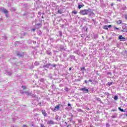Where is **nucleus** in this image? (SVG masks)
Instances as JSON below:
<instances>
[{
    "instance_id": "nucleus-1",
    "label": "nucleus",
    "mask_w": 127,
    "mask_h": 127,
    "mask_svg": "<svg viewBox=\"0 0 127 127\" xmlns=\"http://www.w3.org/2000/svg\"><path fill=\"white\" fill-rule=\"evenodd\" d=\"M79 13L80 14H81V15H87L88 14L89 16H94L95 15V13L92 11V10L90 8L81 10Z\"/></svg>"
},
{
    "instance_id": "nucleus-2",
    "label": "nucleus",
    "mask_w": 127,
    "mask_h": 127,
    "mask_svg": "<svg viewBox=\"0 0 127 127\" xmlns=\"http://www.w3.org/2000/svg\"><path fill=\"white\" fill-rule=\"evenodd\" d=\"M0 11H1V12H3V13L5 14L6 17H8V15L7 14V13H8V11H7L6 9L4 7H1L0 8Z\"/></svg>"
},
{
    "instance_id": "nucleus-3",
    "label": "nucleus",
    "mask_w": 127,
    "mask_h": 127,
    "mask_svg": "<svg viewBox=\"0 0 127 127\" xmlns=\"http://www.w3.org/2000/svg\"><path fill=\"white\" fill-rule=\"evenodd\" d=\"M20 94H22V95L25 94L26 95H27V96H31V93L29 92L28 91H23V90H20Z\"/></svg>"
},
{
    "instance_id": "nucleus-4",
    "label": "nucleus",
    "mask_w": 127,
    "mask_h": 127,
    "mask_svg": "<svg viewBox=\"0 0 127 127\" xmlns=\"http://www.w3.org/2000/svg\"><path fill=\"white\" fill-rule=\"evenodd\" d=\"M80 91H83V93H89V89L87 88V87H84L80 89Z\"/></svg>"
},
{
    "instance_id": "nucleus-5",
    "label": "nucleus",
    "mask_w": 127,
    "mask_h": 127,
    "mask_svg": "<svg viewBox=\"0 0 127 127\" xmlns=\"http://www.w3.org/2000/svg\"><path fill=\"white\" fill-rule=\"evenodd\" d=\"M56 122H55L53 120H50L47 122V125H56Z\"/></svg>"
},
{
    "instance_id": "nucleus-6",
    "label": "nucleus",
    "mask_w": 127,
    "mask_h": 127,
    "mask_svg": "<svg viewBox=\"0 0 127 127\" xmlns=\"http://www.w3.org/2000/svg\"><path fill=\"white\" fill-rule=\"evenodd\" d=\"M122 28L123 30H121L122 32H127V26L126 25H123Z\"/></svg>"
},
{
    "instance_id": "nucleus-7",
    "label": "nucleus",
    "mask_w": 127,
    "mask_h": 127,
    "mask_svg": "<svg viewBox=\"0 0 127 127\" xmlns=\"http://www.w3.org/2000/svg\"><path fill=\"white\" fill-rule=\"evenodd\" d=\"M119 39H120V40L121 41H126V38L123 37V35H120L119 36Z\"/></svg>"
},
{
    "instance_id": "nucleus-8",
    "label": "nucleus",
    "mask_w": 127,
    "mask_h": 127,
    "mask_svg": "<svg viewBox=\"0 0 127 127\" xmlns=\"http://www.w3.org/2000/svg\"><path fill=\"white\" fill-rule=\"evenodd\" d=\"M81 4H80V3H78L77 5H78V9H81V7H83V6H84V4L81 3Z\"/></svg>"
},
{
    "instance_id": "nucleus-9",
    "label": "nucleus",
    "mask_w": 127,
    "mask_h": 127,
    "mask_svg": "<svg viewBox=\"0 0 127 127\" xmlns=\"http://www.w3.org/2000/svg\"><path fill=\"white\" fill-rule=\"evenodd\" d=\"M51 65V64H45L43 66V68H49V67H50V65Z\"/></svg>"
},
{
    "instance_id": "nucleus-10",
    "label": "nucleus",
    "mask_w": 127,
    "mask_h": 127,
    "mask_svg": "<svg viewBox=\"0 0 127 127\" xmlns=\"http://www.w3.org/2000/svg\"><path fill=\"white\" fill-rule=\"evenodd\" d=\"M42 115L44 116V117H47V113H46V111H45V110H42Z\"/></svg>"
},
{
    "instance_id": "nucleus-11",
    "label": "nucleus",
    "mask_w": 127,
    "mask_h": 127,
    "mask_svg": "<svg viewBox=\"0 0 127 127\" xmlns=\"http://www.w3.org/2000/svg\"><path fill=\"white\" fill-rule=\"evenodd\" d=\"M63 13V10L62 9V8H60L58 10V13H59L60 14H62Z\"/></svg>"
},
{
    "instance_id": "nucleus-12",
    "label": "nucleus",
    "mask_w": 127,
    "mask_h": 127,
    "mask_svg": "<svg viewBox=\"0 0 127 127\" xmlns=\"http://www.w3.org/2000/svg\"><path fill=\"white\" fill-rule=\"evenodd\" d=\"M17 56H19V57H22V56H23V55H24L23 54V53L20 54V53L17 52Z\"/></svg>"
},
{
    "instance_id": "nucleus-13",
    "label": "nucleus",
    "mask_w": 127,
    "mask_h": 127,
    "mask_svg": "<svg viewBox=\"0 0 127 127\" xmlns=\"http://www.w3.org/2000/svg\"><path fill=\"white\" fill-rule=\"evenodd\" d=\"M33 98H36V99L37 100H38V97H36V95H35V94H32V93H31V95Z\"/></svg>"
},
{
    "instance_id": "nucleus-14",
    "label": "nucleus",
    "mask_w": 127,
    "mask_h": 127,
    "mask_svg": "<svg viewBox=\"0 0 127 127\" xmlns=\"http://www.w3.org/2000/svg\"><path fill=\"white\" fill-rule=\"evenodd\" d=\"M55 120L56 121H57V122H59V116L56 115L55 117Z\"/></svg>"
},
{
    "instance_id": "nucleus-15",
    "label": "nucleus",
    "mask_w": 127,
    "mask_h": 127,
    "mask_svg": "<svg viewBox=\"0 0 127 127\" xmlns=\"http://www.w3.org/2000/svg\"><path fill=\"white\" fill-rule=\"evenodd\" d=\"M50 66H51V67H50V69H52V67H54V68H55V67H56L57 65H56V64H51Z\"/></svg>"
},
{
    "instance_id": "nucleus-16",
    "label": "nucleus",
    "mask_w": 127,
    "mask_h": 127,
    "mask_svg": "<svg viewBox=\"0 0 127 127\" xmlns=\"http://www.w3.org/2000/svg\"><path fill=\"white\" fill-rule=\"evenodd\" d=\"M113 84H114V82H109L107 83V86H112V85H113Z\"/></svg>"
},
{
    "instance_id": "nucleus-17",
    "label": "nucleus",
    "mask_w": 127,
    "mask_h": 127,
    "mask_svg": "<svg viewBox=\"0 0 127 127\" xmlns=\"http://www.w3.org/2000/svg\"><path fill=\"white\" fill-rule=\"evenodd\" d=\"M59 105H58L57 107H55L54 111H58V110H59Z\"/></svg>"
},
{
    "instance_id": "nucleus-18",
    "label": "nucleus",
    "mask_w": 127,
    "mask_h": 127,
    "mask_svg": "<svg viewBox=\"0 0 127 127\" xmlns=\"http://www.w3.org/2000/svg\"><path fill=\"white\" fill-rule=\"evenodd\" d=\"M117 23L118 24H122V23H123V21H122V20H119L117 21Z\"/></svg>"
},
{
    "instance_id": "nucleus-19",
    "label": "nucleus",
    "mask_w": 127,
    "mask_h": 127,
    "mask_svg": "<svg viewBox=\"0 0 127 127\" xmlns=\"http://www.w3.org/2000/svg\"><path fill=\"white\" fill-rule=\"evenodd\" d=\"M58 33H59V36H62V31H59L58 32Z\"/></svg>"
},
{
    "instance_id": "nucleus-20",
    "label": "nucleus",
    "mask_w": 127,
    "mask_h": 127,
    "mask_svg": "<svg viewBox=\"0 0 127 127\" xmlns=\"http://www.w3.org/2000/svg\"><path fill=\"white\" fill-rule=\"evenodd\" d=\"M36 26H37V28H39L41 26V24L40 23L37 24Z\"/></svg>"
},
{
    "instance_id": "nucleus-21",
    "label": "nucleus",
    "mask_w": 127,
    "mask_h": 127,
    "mask_svg": "<svg viewBox=\"0 0 127 127\" xmlns=\"http://www.w3.org/2000/svg\"><path fill=\"white\" fill-rule=\"evenodd\" d=\"M118 109L119 111H120L121 112H125V110H124V109H122V108L121 107H119L118 108Z\"/></svg>"
},
{
    "instance_id": "nucleus-22",
    "label": "nucleus",
    "mask_w": 127,
    "mask_h": 127,
    "mask_svg": "<svg viewBox=\"0 0 127 127\" xmlns=\"http://www.w3.org/2000/svg\"><path fill=\"white\" fill-rule=\"evenodd\" d=\"M103 28L104 29H106V30H108V29H109V28H108V25L104 26Z\"/></svg>"
},
{
    "instance_id": "nucleus-23",
    "label": "nucleus",
    "mask_w": 127,
    "mask_h": 127,
    "mask_svg": "<svg viewBox=\"0 0 127 127\" xmlns=\"http://www.w3.org/2000/svg\"><path fill=\"white\" fill-rule=\"evenodd\" d=\"M119 99V97L118 96V95H116L114 96V100H115V101H117V100H118Z\"/></svg>"
},
{
    "instance_id": "nucleus-24",
    "label": "nucleus",
    "mask_w": 127,
    "mask_h": 127,
    "mask_svg": "<svg viewBox=\"0 0 127 127\" xmlns=\"http://www.w3.org/2000/svg\"><path fill=\"white\" fill-rule=\"evenodd\" d=\"M47 53L48 55H52V53H51L50 51H47Z\"/></svg>"
},
{
    "instance_id": "nucleus-25",
    "label": "nucleus",
    "mask_w": 127,
    "mask_h": 127,
    "mask_svg": "<svg viewBox=\"0 0 127 127\" xmlns=\"http://www.w3.org/2000/svg\"><path fill=\"white\" fill-rule=\"evenodd\" d=\"M35 65H36V66H38V65H39V62H35Z\"/></svg>"
},
{
    "instance_id": "nucleus-26",
    "label": "nucleus",
    "mask_w": 127,
    "mask_h": 127,
    "mask_svg": "<svg viewBox=\"0 0 127 127\" xmlns=\"http://www.w3.org/2000/svg\"><path fill=\"white\" fill-rule=\"evenodd\" d=\"M105 95H106V96H107V97H109V96H110V93L109 92H105Z\"/></svg>"
},
{
    "instance_id": "nucleus-27",
    "label": "nucleus",
    "mask_w": 127,
    "mask_h": 127,
    "mask_svg": "<svg viewBox=\"0 0 127 127\" xmlns=\"http://www.w3.org/2000/svg\"><path fill=\"white\" fill-rule=\"evenodd\" d=\"M80 69L81 71H85V67H81Z\"/></svg>"
},
{
    "instance_id": "nucleus-28",
    "label": "nucleus",
    "mask_w": 127,
    "mask_h": 127,
    "mask_svg": "<svg viewBox=\"0 0 127 127\" xmlns=\"http://www.w3.org/2000/svg\"><path fill=\"white\" fill-rule=\"evenodd\" d=\"M78 12L76 11H73L72 12V13H74V14H77Z\"/></svg>"
},
{
    "instance_id": "nucleus-29",
    "label": "nucleus",
    "mask_w": 127,
    "mask_h": 127,
    "mask_svg": "<svg viewBox=\"0 0 127 127\" xmlns=\"http://www.w3.org/2000/svg\"><path fill=\"white\" fill-rule=\"evenodd\" d=\"M49 77L50 78V79H52V74H49Z\"/></svg>"
},
{
    "instance_id": "nucleus-30",
    "label": "nucleus",
    "mask_w": 127,
    "mask_h": 127,
    "mask_svg": "<svg viewBox=\"0 0 127 127\" xmlns=\"http://www.w3.org/2000/svg\"><path fill=\"white\" fill-rule=\"evenodd\" d=\"M111 118H112V119H116V118H117V116H116V115H113V116H112L111 117Z\"/></svg>"
},
{
    "instance_id": "nucleus-31",
    "label": "nucleus",
    "mask_w": 127,
    "mask_h": 127,
    "mask_svg": "<svg viewBox=\"0 0 127 127\" xmlns=\"http://www.w3.org/2000/svg\"><path fill=\"white\" fill-rule=\"evenodd\" d=\"M40 82H44V78H41L40 79Z\"/></svg>"
},
{
    "instance_id": "nucleus-32",
    "label": "nucleus",
    "mask_w": 127,
    "mask_h": 127,
    "mask_svg": "<svg viewBox=\"0 0 127 127\" xmlns=\"http://www.w3.org/2000/svg\"><path fill=\"white\" fill-rule=\"evenodd\" d=\"M64 124H65V127H69V125H68V124H67V122H64Z\"/></svg>"
},
{
    "instance_id": "nucleus-33",
    "label": "nucleus",
    "mask_w": 127,
    "mask_h": 127,
    "mask_svg": "<svg viewBox=\"0 0 127 127\" xmlns=\"http://www.w3.org/2000/svg\"><path fill=\"white\" fill-rule=\"evenodd\" d=\"M21 88H23V90H25V89H26V86L23 85Z\"/></svg>"
},
{
    "instance_id": "nucleus-34",
    "label": "nucleus",
    "mask_w": 127,
    "mask_h": 127,
    "mask_svg": "<svg viewBox=\"0 0 127 127\" xmlns=\"http://www.w3.org/2000/svg\"><path fill=\"white\" fill-rule=\"evenodd\" d=\"M77 111L78 112H83V110H82L81 109H77Z\"/></svg>"
},
{
    "instance_id": "nucleus-35",
    "label": "nucleus",
    "mask_w": 127,
    "mask_h": 127,
    "mask_svg": "<svg viewBox=\"0 0 127 127\" xmlns=\"http://www.w3.org/2000/svg\"><path fill=\"white\" fill-rule=\"evenodd\" d=\"M106 127H110V124H109V123H106Z\"/></svg>"
},
{
    "instance_id": "nucleus-36",
    "label": "nucleus",
    "mask_w": 127,
    "mask_h": 127,
    "mask_svg": "<svg viewBox=\"0 0 127 127\" xmlns=\"http://www.w3.org/2000/svg\"><path fill=\"white\" fill-rule=\"evenodd\" d=\"M63 118H64V119H66V118H67V116H66V115L64 114L63 115Z\"/></svg>"
},
{
    "instance_id": "nucleus-37",
    "label": "nucleus",
    "mask_w": 127,
    "mask_h": 127,
    "mask_svg": "<svg viewBox=\"0 0 127 127\" xmlns=\"http://www.w3.org/2000/svg\"><path fill=\"white\" fill-rule=\"evenodd\" d=\"M67 120H69V122H72V120H73V119L72 118H67Z\"/></svg>"
},
{
    "instance_id": "nucleus-38",
    "label": "nucleus",
    "mask_w": 127,
    "mask_h": 127,
    "mask_svg": "<svg viewBox=\"0 0 127 127\" xmlns=\"http://www.w3.org/2000/svg\"><path fill=\"white\" fill-rule=\"evenodd\" d=\"M92 21H93L94 24L96 25V20H95V19H93L92 20Z\"/></svg>"
},
{
    "instance_id": "nucleus-39",
    "label": "nucleus",
    "mask_w": 127,
    "mask_h": 127,
    "mask_svg": "<svg viewBox=\"0 0 127 127\" xmlns=\"http://www.w3.org/2000/svg\"><path fill=\"white\" fill-rule=\"evenodd\" d=\"M7 74L10 76V75H11V72H7Z\"/></svg>"
},
{
    "instance_id": "nucleus-40",
    "label": "nucleus",
    "mask_w": 127,
    "mask_h": 127,
    "mask_svg": "<svg viewBox=\"0 0 127 127\" xmlns=\"http://www.w3.org/2000/svg\"><path fill=\"white\" fill-rule=\"evenodd\" d=\"M40 126H41V127H45V126H44V125L42 124H41Z\"/></svg>"
},
{
    "instance_id": "nucleus-41",
    "label": "nucleus",
    "mask_w": 127,
    "mask_h": 127,
    "mask_svg": "<svg viewBox=\"0 0 127 127\" xmlns=\"http://www.w3.org/2000/svg\"><path fill=\"white\" fill-rule=\"evenodd\" d=\"M125 19H127V14L125 15Z\"/></svg>"
},
{
    "instance_id": "nucleus-42",
    "label": "nucleus",
    "mask_w": 127,
    "mask_h": 127,
    "mask_svg": "<svg viewBox=\"0 0 127 127\" xmlns=\"http://www.w3.org/2000/svg\"><path fill=\"white\" fill-rule=\"evenodd\" d=\"M107 27H108V28H110L112 27V25H109L107 26Z\"/></svg>"
},
{
    "instance_id": "nucleus-43",
    "label": "nucleus",
    "mask_w": 127,
    "mask_h": 127,
    "mask_svg": "<svg viewBox=\"0 0 127 127\" xmlns=\"http://www.w3.org/2000/svg\"><path fill=\"white\" fill-rule=\"evenodd\" d=\"M97 100L98 101V102H101V99L100 98H97Z\"/></svg>"
},
{
    "instance_id": "nucleus-44",
    "label": "nucleus",
    "mask_w": 127,
    "mask_h": 127,
    "mask_svg": "<svg viewBox=\"0 0 127 127\" xmlns=\"http://www.w3.org/2000/svg\"><path fill=\"white\" fill-rule=\"evenodd\" d=\"M67 106L68 107H70V108H71V104L70 103H68Z\"/></svg>"
},
{
    "instance_id": "nucleus-45",
    "label": "nucleus",
    "mask_w": 127,
    "mask_h": 127,
    "mask_svg": "<svg viewBox=\"0 0 127 127\" xmlns=\"http://www.w3.org/2000/svg\"><path fill=\"white\" fill-rule=\"evenodd\" d=\"M115 29H117V30H119L120 29L119 28H117L116 27H114Z\"/></svg>"
},
{
    "instance_id": "nucleus-46",
    "label": "nucleus",
    "mask_w": 127,
    "mask_h": 127,
    "mask_svg": "<svg viewBox=\"0 0 127 127\" xmlns=\"http://www.w3.org/2000/svg\"><path fill=\"white\" fill-rule=\"evenodd\" d=\"M84 83H85V84H87V83H88V80H84Z\"/></svg>"
},
{
    "instance_id": "nucleus-47",
    "label": "nucleus",
    "mask_w": 127,
    "mask_h": 127,
    "mask_svg": "<svg viewBox=\"0 0 127 127\" xmlns=\"http://www.w3.org/2000/svg\"><path fill=\"white\" fill-rule=\"evenodd\" d=\"M60 87H63V84H61L59 85Z\"/></svg>"
},
{
    "instance_id": "nucleus-48",
    "label": "nucleus",
    "mask_w": 127,
    "mask_h": 127,
    "mask_svg": "<svg viewBox=\"0 0 127 127\" xmlns=\"http://www.w3.org/2000/svg\"><path fill=\"white\" fill-rule=\"evenodd\" d=\"M88 82H93V80L92 79H89L88 80Z\"/></svg>"
},
{
    "instance_id": "nucleus-49",
    "label": "nucleus",
    "mask_w": 127,
    "mask_h": 127,
    "mask_svg": "<svg viewBox=\"0 0 127 127\" xmlns=\"http://www.w3.org/2000/svg\"><path fill=\"white\" fill-rule=\"evenodd\" d=\"M62 0V1H64V2H65L66 0Z\"/></svg>"
},
{
    "instance_id": "nucleus-50",
    "label": "nucleus",
    "mask_w": 127,
    "mask_h": 127,
    "mask_svg": "<svg viewBox=\"0 0 127 127\" xmlns=\"http://www.w3.org/2000/svg\"><path fill=\"white\" fill-rule=\"evenodd\" d=\"M23 127H27V126L26 125H23Z\"/></svg>"
},
{
    "instance_id": "nucleus-51",
    "label": "nucleus",
    "mask_w": 127,
    "mask_h": 127,
    "mask_svg": "<svg viewBox=\"0 0 127 127\" xmlns=\"http://www.w3.org/2000/svg\"><path fill=\"white\" fill-rule=\"evenodd\" d=\"M71 70H72V67H70V68H69V71H71Z\"/></svg>"
},
{
    "instance_id": "nucleus-52",
    "label": "nucleus",
    "mask_w": 127,
    "mask_h": 127,
    "mask_svg": "<svg viewBox=\"0 0 127 127\" xmlns=\"http://www.w3.org/2000/svg\"><path fill=\"white\" fill-rule=\"evenodd\" d=\"M111 6H113V5H114V3H112L111 4Z\"/></svg>"
},
{
    "instance_id": "nucleus-53",
    "label": "nucleus",
    "mask_w": 127,
    "mask_h": 127,
    "mask_svg": "<svg viewBox=\"0 0 127 127\" xmlns=\"http://www.w3.org/2000/svg\"><path fill=\"white\" fill-rule=\"evenodd\" d=\"M59 120L60 121L61 120V117H59Z\"/></svg>"
},
{
    "instance_id": "nucleus-54",
    "label": "nucleus",
    "mask_w": 127,
    "mask_h": 127,
    "mask_svg": "<svg viewBox=\"0 0 127 127\" xmlns=\"http://www.w3.org/2000/svg\"><path fill=\"white\" fill-rule=\"evenodd\" d=\"M89 127H95L93 125H91Z\"/></svg>"
},
{
    "instance_id": "nucleus-55",
    "label": "nucleus",
    "mask_w": 127,
    "mask_h": 127,
    "mask_svg": "<svg viewBox=\"0 0 127 127\" xmlns=\"http://www.w3.org/2000/svg\"><path fill=\"white\" fill-rule=\"evenodd\" d=\"M73 117H74V116L72 114H71V118H73Z\"/></svg>"
},
{
    "instance_id": "nucleus-56",
    "label": "nucleus",
    "mask_w": 127,
    "mask_h": 127,
    "mask_svg": "<svg viewBox=\"0 0 127 127\" xmlns=\"http://www.w3.org/2000/svg\"><path fill=\"white\" fill-rule=\"evenodd\" d=\"M32 30L33 31H35V29H33Z\"/></svg>"
},
{
    "instance_id": "nucleus-57",
    "label": "nucleus",
    "mask_w": 127,
    "mask_h": 127,
    "mask_svg": "<svg viewBox=\"0 0 127 127\" xmlns=\"http://www.w3.org/2000/svg\"><path fill=\"white\" fill-rule=\"evenodd\" d=\"M35 43H36V42H33V44H35Z\"/></svg>"
},
{
    "instance_id": "nucleus-58",
    "label": "nucleus",
    "mask_w": 127,
    "mask_h": 127,
    "mask_svg": "<svg viewBox=\"0 0 127 127\" xmlns=\"http://www.w3.org/2000/svg\"><path fill=\"white\" fill-rule=\"evenodd\" d=\"M61 49H64V47L61 48Z\"/></svg>"
},
{
    "instance_id": "nucleus-59",
    "label": "nucleus",
    "mask_w": 127,
    "mask_h": 127,
    "mask_svg": "<svg viewBox=\"0 0 127 127\" xmlns=\"http://www.w3.org/2000/svg\"><path fill=\"white\" fill-rule=\"evenodd\" d=\"M74 52H76V53H78V51H75Z\"/></svg>"
},
{
    "instance_id": "nucleus-60",
    "label": "nucleus",
    "mask_w": 127,
    "mask_h": 127,
    "mask_svg": "<svg viewBox=\"0 0 127 127\" xmlns=\"http://www.w3.org/2000/svg\"><path fill=\"white\" fill-rule=\"evenodd\" d=\"M54 86V84H53L52 85V88H53V86Z\"/></svg>"
},
{
    "instance_id": "nucleus-61",
    "label": "nucleus",
    "mask_w": 127,
    "mask_h": 127,
    "mask_svg": "<svg viewBox=\"0 0 127 127\" xmlns=\"http://www.w3.org/2000/svg\"><path fill=\"white\" fill-rule=\"evenodd\" d=\"M42 18H44V17H43V16H42Z\"/></svg>"
},
{
    "instance_id": "nucleus-62",
    "label": "nucleus",
    "mask_w": 127,
    "mask_h": 127,
    "mask_svg": "<svg viewBox=\"0 0 127 127\" xmlns=\"http://www.w3.org/2000/svg\"><path fill=\"white\" fill-rule=\"evenodd\" d=\"M0 20H1V19H0Z\"/></svg>"
},
{
    "instance_id": "nucleus-63",
    "label": "nucleus",
    "mask_w": 127,
    "mask_h": 127,
    "mask_svg": "<svg viewBox=\"0 0 127 127\" xmlns=\"http://www.w3.org/2000/svg\"><path fill=\"white\" fill-rule=\"evenodd\" d=\"M127 117V114L126 115Z\"/></svg>"
}]
</instances>
